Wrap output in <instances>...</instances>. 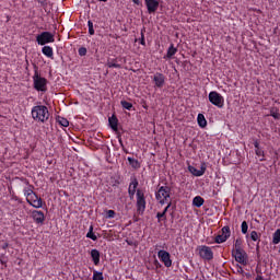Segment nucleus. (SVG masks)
<instances>
[{
    "label": "nucleus",
    "mask_w": 280,
    "mask_h": 280,
    "mask_svg": "<svg viewBox=\"0 0 280 280\" xmlns=\"http://www.w3.org/2000/svg\"><path fill=\"white\" fill-rule=\"evenodd\" d=\"M31 115L34 121L45 124L49 120V108L45 105H35L31 109Z\"/></svg>",
    "instance_id": "1"
},
{
    "label": "nucleus",
    "mask_w": 280,
    "mask_h": 280,
    "mask_svg": "<svg viewBox=\"0 0 280 280\" xmlns=\"http://www.w3.org/2000/svg\"><path fill=\"white\" fill-rule=\"evenodd\" d=\"M148 207V201L145 200V191L143 189L138 188L136 192V209L138 215H143L145 213V208Z\"/></svg>",
    "instance_id": "2"
},
{
    "label": "nucleus",
    "mask_w": 280,
    "mask_h": 280,
    "mask_svg": "<svg viewBox=\"0 0 280 280\" xmlns=\"http://www.w3.org/2000/svg\"><path fill=\"white\" fill-rule=\"evenodd\" d=\"M172 188L168 186H161L155 192V199L160 205H167V202L172 201L171 199Z\"/></svg>",
    "instance_id": "3"
},
{
    "label": "nucleus",
    "mask_w": 280,
    "mask_h": 280,
    "mask_svg": "<svg viewBox=\"0 0 280 280\" xmlns=\"http://www.w3.org/2000/svg\"><path fill=\"white\" fill-rule=\"evenodd\" d=\"M47 79L38 74V70H35L33 75V86L38 93H47Z\"/></svg>",
    "instance_id": "4"
},
{
    "label": "nucleus",
    "mask_w": 280,
    "mask_h": 280,
    "mask_svg": "<svg viewBox=\"0 0 280 280\" xmlns=\"http://www.w3.org/2000/svg\"><path fill=\"white\" fill-rule=\"evenodd\" d=\"M36 43L43 47L49 43H56V38L51 32L45 31L36 36Z\"/></svg>",
    "instance_id": "5"
},
{
    "label": "nucleus",
    "mask_w": 280,
    "mask_h": 280,
    "mask_svg": "<svg viewBox=\"0 0 280 280\" xmlns=\"http://www.w3.org/2000/svg\"><path fill=\"white\" fill-rule=\"evenodd\" d=\"M210 104L217 106V108H224V96L222 94L211 91L208 95Z\"/></svg>",
    "instance_id": "6"
},
{
    "label": "nucleus",
    "mask_w": 280,
    "mask_h": 280,
    "mask_svg": "<svg viewBox=\"0 0 280 280\" xmlns=\"http://www.w3.org/2000/svg\"><path fill=\"white\" fill-rule=\"evenodd\" d=\"M232 255L237 264H241L242 266H248V254H246V250H232Z\"/></svg>",
    "instance_id": "7"
},
{
    "label": "nucleus",
    "mask_w": 280,
    "mask_h": 280,
    "mask_svg": "<svg viewBox=\"0 0 280 280\" xmlns=\"http://www.w3.org/2000/svg\"><path fill=\"white\" fill-rule=\"evenodd\" d=\"M229 237H231V228L229 225H224L221 229V234L215 236L214 242L215 244H224Z\"/></svg>",
    "instance_id": "8"
},
{
    "label": "nucleus",
    "mask_w": 280,
    "mask_h": 280,
    "mask_svg": "<svg viewBox=\"0 0 280 280\" xmlns=\"http://www.w3.org/2000/svg\"><path fill=\"white\" fill-rule=\"evenodd\" d=\"M151 80L154 84V89H163L165 86V81L167 80V77L161 72H155L152 77Z\"/></svg>",
    "instance_id": "9"
},
{
    "label": "nucleus",
    "mask_w": 280,
    "mask_h": 280,
    "mask_svg": "<svg viewBox=\"0 0 280 280\" xmlns=\"http://www.w3.org/2000/svg\"><path fill=\"white\" fill-rule=\"evenodd\" d=\"M199 257L205 261H211V259H213V250L211 247L202 245L199 247Z\"/></svg>",
    "instance_id": "10"
},
{
    "label": "nucleus",
    "mask_w": 280,
    "mask_h": 280,
    "mask_svg": "<svg viewBox=\"0 0 280 280\" xmlns=\"http://www.w3.org/2000/svg\"><path fill=\"white\" fill-rule=\"evenodd\" d=\"M158 257L165 268H172V256L167 250L161 249L158 252Z\"/></svg>",
    "instance_id": "11"
},
{
    "label": "nucleus",
    "mask_w": 280,
    "mask_h": 280,
    "mask_svg": "<svg viewBox=\"0 0 280 280\" xmlns=\"http://www.w3.org/2000/svg\"><path fill=\"white\" fill-rule=\"evenodd\" d=\"M26 202L34 209H43V198L35 192L26 199Z\"/></svg>",
    "instance_id": "12"
},
{
    "label": "nucleus",
    "mask_w": 280,
    "mask_h": 280,
    "mask_svg": "<svg viewBox=\"0 0 280 280\" xmlns=\"http://www.w3.org/2000/svg\"><path fill=\"white\" fill-rule=\"evenodd\" d=\"M137 187H139V179H137V177H131L130 178V183L128 186V196L130 198V200H132V198H135V195H137V191L139 189H137Z\"/></svg>",
    "instance_id": "13"
},
{
    "label": "nucleus",
    "mask_w": 280,
    "mask_h": 280,
    "mask_svg": "<svg viewBox=\"0 0 280 280\" xmlns=\"http://www.w3.org/2000/svg\"><path fill=\"white\" fill-rule=\"evenodd\" d=\"M31 215L35 222V224H45V212L40 210H33Z\"/></svg>",
    "instance_id": "14"
},
{
    "label": "nucleus",
    "mask_w": 280,
    "mask_h": 280,
    "mask_svg": "<svg viewBox=\"0 0 280 280\" xmlns=\"http://www.w3.org/2000/svg\"><path fill=\"white\" fill-rule=\"evenodd\" d=\"M188 171L190 172V174H192V176H205V172H207V164L202 163L200 166V170L194 167V166H188Z\"/></svg>",
    "instance_id": "15"
},
{
    "label": "nucleus",
    "mask_w": 280,
    "mask_h": 280,
    "mask_svg": "<svg viewBox=\"0 0 280 280\" xmlns=\"http://www.w3.org/2000/svg\"><path fill=\"white\" fill-rule=\"evenodd\" d=\"M144 3L147 5V10L149 14H154L156 10H159V1L158 0H144Z\"/></svg>",
    "instance_id": "16"
},
{
    "label": "nucleus",
    "mask_w": 280,
    "mask_h": 280,
    "mask_svg": "<svg viewBox=\"0 0 280 280\" xmlns=\"http://www.w3.org/2000/svg\"><path fill=\"white\" fill-rule=\"evenodd\" d=\"M25 185H27V187H25L23 189V194L25 196L26 199H28L31 196H33L34 192V185L30 184V180L25 179Z\"/></svg>",
    "instance_id": "17"
},
{
    "label": "nucleus",
    "mask_w": 280,
    "mask_h": 280,
    "mask_svg": "<svg viewBox=\"0 0 280 280\" xmlns=\"http://www.w3.org/2000/svg\"><path fill=\"white\" fill-rule=\"evenodd\" d=\"M178 48L174 47V44H171L167 49L166 56H164V59L172 60V58H174V56H176Z\"/></svg>",
    "instance_id": "18"
},
{
    "label": "nucleus",
    "mask_w": 280,
    "mask_h": 280,
    "mask_svg": "<svg viewBox=\"0 0 280 280\" xmlns=\"http://www.w3.org/2000/svg\"><path fill=\"white\" fill-rule=\"evenodd\" d=\"M108 121L112 130L117 132V130H119V119H117V116L113 115L112 117H109Z\"/></svg>",
    "instance_id": "19"
},
{
    "label": "nucleus",
    "mask_w": 280,
    "mask_h": 280,
    "mask_svg": "<svg viewBox=\"0 0 280 280\" xmlns=\"http://www.w3.org/2000/svg\"><path fill=\"white\" fill-rule=\"evenodd\" d=\"M42 54L46 56V58H50V60H54V48L51 46H44L42 48Z\"/></svg>",
    "instance_id": "20"
},
{
    "label": "nucleus",
    "mask_w": 280,
    "mask_h": 280,
    "mask_svg": "<svg viewBox=\"0 0 280 280\" xmlns=\"http://www.w3.org/2000/svg\"><path fill=\"white\" fill-rule=\"evenodd\" d=\"M90 255L92 257V261H93L94 266H100V257H101L100 250L92 249L90 252Z\"/></svg>",
    "instance_id": "21"
},
{
    "label": "nucleus",
    "mask_w": 280,
    "mask_h": 280,
    "mask_svg": "<svg viewBox=\"0 0 280 280\" xmlns=\"http://www.w3.org/2000/svg\"><path fill=\"white\" fill-rule=\"evenodd\" d=\"M249 237L252 242H257V248H259V242H261V234L257 233V231H252Z\"/></svg>",
    "instance_id": "22"
},
{
    "label": "nucleus",
    "mask_w": 280,
    "mask_h": 280,
    "mask_svg": "<svg viewBox=\"0 0 280 280\" xmlns=\"http://www.w3.org/2000/svg\"><path fill=\"white\" fill-rule=\"evenodd\" d=\"M127 161L133 170H139V167H141V163L135 158H127Z\"/></svg>",
    "instance_id": "23"
},
{
    "label": "nucleus",
    "mask_w": 280,
    "mask_h": 280,
    "mask_svg": "<svg viewBox=\"0 0 280 280\" xmlns=\"http://www.w3.org/2000/svg\"><path fill=\"white\" fill-rule=\"evenodd\" d=\"M202 205H205V198L200 197V196H196L192 199V206L197 207L198 209H200V207H202Z\"/></svg>",
    "instance_id": "24"
},
{
    "label": "nucleus",
    "mask_w": 280,
    "mask_h": 280,
    "mask_svg": "<svg viewBox=\"0 0 280 280\" xmlns=\"http://www.w3.org/2000/svg\"><path fill=\"white\" fill-rule=\"evenodd\" d=\"M197 122L200 128H207V118L202 114H198Z\"/></svg>",
    "instance_id": "25"
},
{
    "label": "nucleus",
    "mask_w": 280,
    "mask_h": 280,
    "mask_svg": "<svg viewBox=\"0 0 280 280\" xmlns=\"http://www.w3.org/2000/svg\"><path fill=\"white\" fill-rule=\"evenodd\" d=\"M57 124L59 126H62V128H69V120L65 117L58 116L57 117Z\"/></svg>",
    "instance_id": "26"
},
{
    "label": "nucleus",
    "mask_w": 280,
    "mask_h": 280,
    "mask_svg": "<svg viewBox=\"0 0 280 280\" xmlns=\"http://www.w3.org/2000/svg\"><path fill=\"white\" fill-rule=\"evenodd\" d=\"M85 237L92 240L93 242H97V235H95V233L93 232V224L90 225L89 232L86 233Z\"/></svg>",
    "instance_id": "27"
},
{
    "label": "nucleus",
    "mask_w": 280,
    "mask_h": 280,
    "mask_svg": "<svg viewBox=\"0 0 280 280\" xmlns=\"http://www.w3.org/2000/svg\"><path fill=\"white\" fill-rule=\"evenodd\" d=\"M108 69H121V65L117 63V59H112L107 61Z\"/></svg>",
    "instance_id": "28"
},
{
    "label": "nucleus",
    "mask_w": 280,
    "mask_h": 280,
    "mask_svg": "<svg viewBox=\"0 0 280 280\" xmlns=\"http://www.w3.org/2000/svg\"><path fill=\"white\" fill-rule=\"evenodd\" d=\"M243 244H244V241L241 237L236 238L235 242H234V249L233 250H244V247H242Z\"/></svg>",
    "instance_id": "29"
},
{
    "label": "nucleus",
    "mask_w": 280,
    "mask_h": 280,
    "mask_svg": "<svg viewBox=\"0 0 280 280\" xmlns=\"http://www.w3.org/2000/svg\"><path fill=\"white\" fill-rule=\"evenodd\" d=\"M280 243V229H277L272 234V244L277 245Z\"/></svg>",
    "instance_id": "30"
},
{
    "label": "nucleus",
    "mask_w": 280,
    "mask_h": 280,
    "mask_svg": "<svg viewBox=\"0 0 280 280\" xmlns=\"http://www.w3.org/2000/svg\"><path fill=\"white\" fill-rule=\"evenodd\" d=\"M256 156H260V161H266V153L264 152V149H255Z\"/></svg>",
    "instance_id": "31"
},
{
    "label": "nucleus",
    "mask_w": 280,
    "mask_h": 280,
    "mask_svg": "<svg viewBox=\"0 0 280 280\" xmlns=\"http://www.w3.org/2000/svg\"><path fill=\"white\" fill-rule=\"evenodd\" d=\"M93 280H104V273L102 271H93Z\"/></svg>",
    "instance_id": "32"
},
{
    "label": "nucleus",
    "mask_w": 280,
    "mask_h": 280,
    "mask_svg": "<svg viewBox=\"0 0 280 280\" xmlns=\"http://www.w3.org/2000/svg\"><path fill=\"white\" fill-rule=\"evenodd\" d=\"M120 105L122 106V108H125V110H132V103L128 101H121Z\"/></svg>",
    "instance_id": "33"
},
{
    "label": "nucleus",
    "mask_w": 280,
    "mask_h": 280,
    "mask_svg": "<svg viewBox=\"0 0 280 280\" xmlns=\"http://www.w3.org/2000/svg\"><path fill=\"white\" fill-rule=\"evenodd\" d=\"M89 34L90 36H95V28H93V21H88Z\"/></svg>",
    "instance_id": "34"
},
{
    "label": "nucleus",
    "mask_w": 280,
    "mask_h": 280,
    "mask_svg": "<svg viewBox=\"0 0 280 280\" xmlns=\"http://www.w3.org/2000/svg\"><path fill=\"white\" fill-rule=\"evenodd\" d=\"M241 231H242L243 235H246V233H248V223L246 221L242 222Z\"/></svg>",
    "instance_id": "35"
},
{
    "label": "nucleus",
    "mask_w": 280,
    "mask_h": 280,
    "mask_svg": "<svg viewBox=\"0 0 280 280\" xmlns=\"http://www.w3.org/2000/svg\"><path fill=\"white\" fill-rule=\"evenodd\" d=\"M156 218L158 222H161L162 220H167V214H165V212H158Z\"/></svg>",
    "instance_id": "36"
},
{
    "label": "nucleus",
    "mask_w": 280,
    "mask_h": 280,
    "mask_svg": "<svg viewBox=\"0 0 280 280\" xmlns=\"http://www.w3.org/2000/svg\"><path fill=\"white\" fill-rule=\"evenodd\" d=\"M88 52H89V50L86 49V47H80L79 50H78V54L81 57L86 56Z\"/></svg>",
    "instance_id": "37"
},
{
    "label": "nucleus",
    "mask_w": 280,
    "mask_h": 280,
    "mask_svg": "<svg viewBox=\"0 0 280 280\" xmlns=\"http://www.w3.org/2000/svg\"><path fill=\"white\" fill-rule=\"evenodd\" d=\"M143 32H145V28H143V30L141 31L140 45H142L143 47H145V35L143 34Z\"/></svg>",
    "instance_id": "38"
},
{
    "label": "nucleus",
    "mask_w": 280,
    "mask_h": 280,
    "mask_svg": "<svg viewBox=\"0 0 280 280\" xmlns=\"http://www.w3.org/2000/svg\"><path fill=\"white\" fill-rule=\"evenodd\" d=\"M270 117H273V119H280V114L279 110H271L270 112Z\"/></svg>",
    "instance_id": "39"
},
{
    "label": "nucleus",
    "mask_w": 280,
    "mask_h": 280,
    "mask_svg": "<svg viewBox=\"0 0 280 280\" xmlns=\"http://www.w3.org/2000/svg\"><path fill=\"white\" fill-rule=\"evenodd\" d=\"M106 218H107V219H113V218H115V210H107V211H106Z\"/></svg>",
    "instance_id": "40"
},
{
    "label": "nucleus",
    "mask_w": 280,
    "mask_h": 280,
    "mask_svg": "<svg viewBox=\"0 0 280 280\" xmlns=\"http://www.w3.org/2000/svg\"><path fill=\"white\" fill-rule=\"evenodd\" d=\"M166 207L164 208V210L162 212H164V215H167V211L170 210V207H172V201L166 202Z\"/></svg>",
    "instance_id": "41"
},
{
    "label": "nucleus",
    "mask_w": 280,
    "mask_h": 280,
    "mask_svg": "<svg viewBox=\"0 0 280 280\" xmlns=\"http://www.w3.org/2000/svg\"><path fill=\"white\" fill-rule=\"evenodd\" d=\"M236 272H237L238 275H244V268H242V266L237 265V266H236Z\"/></svg>",
    "instance_id": "42"
},
{
    "label": "nucleus",
    "mask_w": 280,
    "mask_h": 280,
    "mask_svg": "<svg viewBox=\"0 0 280 280\" xmlns=\"http://www.w3.org/2000/svg\"><path fill=\"white\" fill-rule=\"evenodd\" d=\"M254 148H255V150L261 149V147H259V140L254 141Z\"/></svg>",
    "instance_id": "43"
},
{
    "label": "nucleus",
    "mask_w": 280,
    "mask_h": 280,
    "mask_svg": "<svg viewBox=\"0 0 280 280\" xmlns=\"http://www.w3.org/2000/svg\"><path fill=\"white\" fill-rule=\"evenodd\" d=\"M154 266H156V268H161V262H159L158 259L154 260Z\"/></svg>",
    "instance_id": "44"
},
{
    "label": "nucleus",
    "mask_w": 280,
    "mask_h": 280,
    "mask_svg": "<svg viewBox=\"0 0 280 280\" xmlns=\"http://www.w3.org/2000/svg\"><path fill=\"white\" fill-rule=\"evenodd\" d=\"M132 2H133L136 5H139V3H141L140 0H132Z\"/></svg>",
    "instance_id": "45"
},
{
    "label": "nucleus",
    "mask_w": 280,
    "mask_h": 280,
    "mask_svg": "<svg viewBox=\"0 0 280 280\" xmlns=\"http://www.w3.org/2000/svg\"><path fill=\"white\" fill-rule=\"evenodd\" d=\"M3 250H5V248H8V243H5L3 246H2Z\"/></svg>",
    "instance_id": "46"
},
{
    "label": "nucleus",
    "mask_w": 280,
    "mask_h": 280,
    "mask_svg": "<svg viewBox=\"0 0 280 280\" xmlns=\"http://www.w3.org/2000/svg\"><path fill=\"white\" fill-rule=\"evenodd\" d=\"M120 145H124V141H121V139L118 140Z\"/></svg>",
    "instance_id": "47"
},
{
    "label": "nucleus",
    "mask_w": 280,
    "mask_h": 280,
    "mask_svg": "<svg viewBox=\"0 0 280 280\" xmlns=\"http://www.w3.org/2000/svg\"><path fill=\"white\" fill-rule=\"evenodd\" d=\"M98 1H103L104 3H106V1H108V0H98Z\"/></svg>",
    "instance_id": "48"
},
{
    "label": "nucleus",
    "mask_w": 280,
    "mask_h": 280,
    "mask_svg": "<svg viewBox=\"0 0 280 280\" xmlns=\"http://www.w3.org/2000/svg\"><path fill=\"white\" fill-rule=\"evenodd\" d=\"M39 3H43V0H37Z\"/></svg>",
    "instance_id": "49"
}]
</instances>
